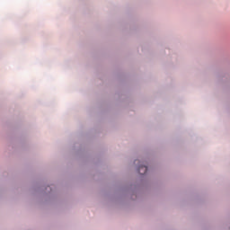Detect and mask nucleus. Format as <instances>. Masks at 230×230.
<instances>
[{"label": "nucleus", "instance_id": "nucleus-1", "mask_svg": "<svg viewBox=\"0 0 230 230\" xmlns=\"http://www.w3.org/2000/svg\"><path fill=\"white\" fill-rule=\"evenodd\" d=\"M138 172H139V173H141L143 175V174L146 173V172H148V167H146V166H140L138 168Z\"/></svg>", "mask_w": 230, "mask_h": 230}]
</instances>
